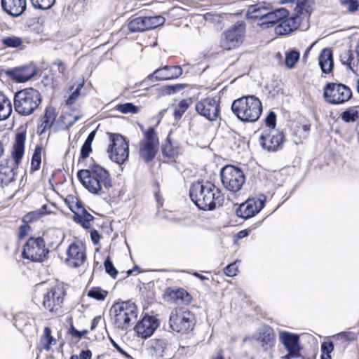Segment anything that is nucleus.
<instances>
[{
  "label": "nucleus",
  "instance_id": "obj_63",
  "mask_svg": "<svg viewBox=\"0 0 359 359\" xmlns=\"http://www.w3.org/2000/svg\"><path fill=\"white\" fill-rule=\"evenodd\" d=\"M248 236V231L247 230L241 231L238 233V236L239 238H245V237H246Z\"/></svg>",
  "mask_w": 359,
  "mask_h": 359
},
{
  "label": "nucleus",
  "instance_id": "obj_11",
  "mask_svg": "<svg viewBox=\"0 0 359 359\" xmlns=\"http://www.w3.org/2000/svg\"><path fill=\"white\" fill-rule=\"evenodd\" d=\"M109 138L111 142L107 152L112 161L118 164L123 163L128 158L129 145L125 138L115 133H109Z\"/></svg>",
  "mask_w": 359,
  "mask_h": 359
},
{
  "label": "nucleus",
  "instance_id": "obj_15",
  "mask_svg": "<svg viewBox=\"0 0 359 359\" xmlns=\"http://www.w3.org/2000/svg\"><path fill=\"white\" fill-rule=\"evenodd\" d=\"M279 340L287 351V354L283 356L282 359H296L302 357V348L299 344V335L283 331L279 334Z\"/></svg>",
  "mask_w": 359,
  "mask_h": 359
},
{
  "label": "nucleus",
  "instance_id": "obj_29",
  "mask_svg": "<svg viewBox=\"0 0 359 359\" xmlns=\"http://www.w3.org/2000/svg\"><path fill=\"white\" fill-rule=\"evenodd\" d=\"M74 212V219L76 223L80 224L85 229H89L91 226L93 216L84 208L77 205V211Z\"/></svg>",
  "mask_w": 359,
  "mask_h": 359
},
{
  "label": "nucleus",
  "instance_id": "obj_30",
  "mask_svg": "<svg viewBox=\"0 0 359 359\" xmlns=\"http://www.w3.org/2000/svg\"><path fill=\"white\" fill-rule=\"evenodd\" d=\"M268 10H271L269 4L251 5L248 9L247 15L250 18L259 19V22H262Z\"/></svg>",
  "mask_w": 359,
  "mask_h": 359
},
{
  "label": "nucleus",
  "instance_id": "obj_54",
  "mask_svg": "<svg viewBox=\"0 0 359 359\" xmlns=\"http://www.w3.org/2000/svg\"><path fill=\"white\" fill-rule=\"evenodd\" d=\"M91 151V144L84 142L81 149V158L84 159L88 157Z\"/></svg>",
  "mask_w": 359,
  "mask_h": 359
},
{
  "label": "nucleus",
  "instance_id": "obj_25",
  "mask_svg": "<svg viewBox=\"0 0 359 359\" xmlns=\"http://www.w3.org/2000/svg\"><path fill=\"white\" fill-rule=\"evenodd\" d=\"M26 0H1V7L13 17L20 16L26 9Z\"/></svg>",
  "mask_w": 359,
  "mask_h": 359
},
{
  "label": "nucleus",
  "instance_id": "obj_64",
  "mask_svg": "<svg viewBox=\"0 0 359 359\" xmlns=\"http://www.w3.org/2000/svg\"><path fill=\"white\" fill-rule=\"evenodd\" d=\"M184 294L188 295V294L184 290H179L176 292L177 297L183 298Z\"/></svg>",
  "mask_w": 359,
  "mask_h": 359
},
{
  "label": "nucleus",
  "instance_id": "obj_38",
  "mask_svg": "<svg viewBox=\"0 0 359 359\" xmlns=\"http://www.w3.org/2000/svg\"><path fill=\"white\" fill-rule=\"evenodd\" d=\"M147 22V30L154 29L164 24L165 20L161 15L144 16Z\"/></svg>",
  "mask_w": 359,
  "mask_h": 359
},
{
  "label": "nucleus",
  "instance_id": "obj_34",
  "mask_svg": "<svg viewBox=\"0 0 359 359\" xmlns=\"http://www.w3.org/2000/svg\"><path fill=\"white\" fill-rule=\"evenodd\" d=\"M145 17H137L130 20L128 23V28L130 32H142L147 30Z\"/></svg>",
  "mask_w": 359,
  "mask_h": 359
},
{
  "label": "nucleus",
  "instance_id": "obj_23",
  "mask_svg": "<svg viewBox=\"0 0 359 359\" xmlns=\"http://www.w3.org/2000/svg\"><path fill=\"white\" fill-rule=\"evenodd\" d=\"M182 74V69L180 66H165L156 69L152 74L148 76L149 79L155 78L156 81L170 80L177 79Z\"/></svg>",
  "mask_w": 359,
  "mask_h": 359
},
{
  "label": "nucleus",
  "instance_id": "obj_44",
  "mask_svg": "<svg viewBox=\"0 0 359 359\" xmlns=\"http://www.w3.org/2000/svg\"><path fill=\"white\" fill-rule=\"evenodd\" d=\"M56 0H31L33 6L41 10L50 9L55 4Z\"/></svg>",
  "mask_w": 359,
  "mask_h": 359
},
{
  "label": "nucleus",
  "instance_id": "obj_9",
  "mask_svg": "<svg viewBox=\"0 0 359 359\" xmlns=\"http://www.w3.org/2000/svg\"><path fill=\"white\" fill-rule=\"evenodd\" d=\"M143 138L137 145L140 158L145 163H149L156 156L158 151V138L153 128H148L143 133Z\"/></svg>",
  "mask_w": 359,
  "mask_h": 359
},
{
  "label": "nucleus",
  "instance_id": "obj_1",
  "mask_svg": "<svg viewBox=\"0 0 359 359\" xmlns=\"http://www.w3.org/2000/svg\"><path fill=\"white\" fill-rule=\"evenodd\" d=\"M189 196L196 205L203 210H212L223 201L220 190L208 181L193 183L189 189Z\"/></svg>",
  "mask_w": 359,
  "mask_h": 359
},
{
  "label": "nucleus",
  "instance_id": "obj_58",
  "mask_svg": "<svg viewBox=\"0 0 359 359\" xmlns=\"http://www.w3.org/2000/svg\"><path fill=\"white\" fill-rule=\"evenodd\" d=\"M102 320V318L101 316H99L95 317L91 323L90 330H93Z\"/></svg>",
  "mask_w": 359,
  "mask_h": 359
},
{
  "label": "nucleus",
  "instance_id": "obj_7",
  "mask_svg": "<svg viewBox=\"0 0 359 359\" xmlns=\"http://www.w3.org/2000/svg\"><path fill=\"white\" fill-rule=\"evenodd\" d=\"M41 102L40 93L32 88H27L16 92L14 95L15 111L21 116H29L39 107Z\"/></svg>",
  "mask_w": 359,
  "mask_h": 359
},
{
  "label": "nucleus",
  "instance_id": "obj_4",
  "mask_svg": "<svg viewBox=\"0 0 359 359\" xmlns=\"http://www.w3.org/2000/svg\"><path fill=\"white\" fill-rule=\"evenodd\" d=\"M26 133H18L12 151L11 158H5L0 163V184L7 185L14 180L16 170L18 168L25 152Z\"/></svg>",
  "mask_w": 359,
  "mask_h": 359
},
{
  "label": "nucleus",
  "instance_id": "obj_26",
  "mask_svg": "<svg viewBox=\"0 0 359 359\" xmlns=\"http://www.w3.org/2000/svg\"><path fill=\"white\" fill-rule=\"evenodd\" d=\"M288 14V11L283 8L273 11L271 7V10H268L263 20L259 24L261 27H270L275 24H278L282 18L287 17Z\"/></svg>",
  "mask_w": 359,
  "mask_h": 359
},
{
  "label": "nucleus",
  "instance_id": "obj_14",
  "mask_svg": "<svg viewBox=\"0 0 359 359\" xmlns=\"http://www.w3.org/2000/svg\"><path fill=\"white\" fill-rule=\"evenodd\" d=\"M245 32V25L238 22L224 32L221 46L225 50H231L242 43Z\"/></svg>",
  "mask_w": 359,
  "mask_h": 359
},
{
  "label": "nucleus",
  "instance_id": "obj_61",
  "mask_svg": "<svg viewBox=\"0 0 359 359\" xmlns=\"http://www.w3.org/2000/svg\"><path fill=\"white\" fill-rule=\"evenodd\" d=\"M95 135V131H92L88 136L85 142L91 144Z\"/></svg>",
  "mask_w": 359,
  "mask_h": 359
},
{
  "label": "nucleus",
  "instance_id": "obj_55",
  "mask_svg": "<svg viewBox=\"0 0 359 359\" xmlns=\"http://www.w3.org/2000/svg\"><path fill=\"white\" fill-rule=\"evenodd\" d=\"M31 227L28 224H23L20 227L19 230V238L23 239L30 231Z\"/></svg>",
  "mask_w": 359,
  "mask_h": 359
},
{
  "label": "nucleus",
  "instance_id": "obj_37",
  "mask_svg": "<svg viewBox=\"0 0 359 359\" xmlns=\"http://www.w3.org/2000/svg\"><path fill=\"white\" fill-rule=\"evenodd\" d=\"M300 53L295 50L291 49L285 52V64L288 69L294 67L296 63L299 60Z\"/></svg>",
  "mask_w": 359,
  "mask_h": 359
},
{
  "label": "nucleus",
  "instance_id": "obj_18",
  "mask_svg": "<svg viewBox=\"0 0 359 359\" xmlns=\"http://www.w3.org/2000/svg\"><path fill=\"white\" fill-rule=\"evenodd\" d=\"M65 292L62 285L53 287L45 296L43 302L44 308L50 312H57L61 309Z\"/></svg>",
  "mask_w": 359,
  "mask_h": 359
},
{
  "label": "nucleus",
  "instance_id": "obj_5",
  "mask_svg": "<svg viewBox=\"0 0 359 359\" xmlns=\"http://www.w3.org/2000/svg\"><path fill=\"white\" fill-rule=\"evenodd\" d=\"M137 314V306L131 301L117 302L109 309L111 323L121 330H126L131 322L136 320Z\"/></svg>",
  "mask_w": 359,
  "mask_h": 359
},
{
  "label": "nucleus",
  "instance_id": "obj_10",
  "mask_svg": "<svg viewBox=\"0 0 359 359\" xmlns=\"http://www.w3.org/2000/svg\"><path fill=\"white\" fill-rule=\"evenodd\" d=\"M220 177L223 187L231 193L241 191L245 182L243 172L240 168L231 165L222 168Z\"/></svg>",
  "mask_w": 359,
  "mask_h": 359
},
{
  "label": "nucleus",
  "instance_id": "obj_49",
  "mask_svg": "<svg viewBox=\"0 0 359 359\" xmlns=\"http://www.w3.org/2000/svg\"><path fill=\"white\" fill-rule=\"evenodd\" d=\"M276 114L273 111H270L269 114L267 115L265 123L266 126L269 127L268 130H275L274 128L276 127Z\"/></svg>",
  "mask_w": 359,
  "mask_h": 359
},
{
  "label": "nucleus",
  "instance_id": "obj_22",
  "mask_svg": "<svg viewBox=\"0 0 359 359\" xmlns=\"http://www.w3.org/2000/svg\"><path fill=\"white\" fill-rule=\"evenodd\" d=\"M170 348L166 339H153L147 343V352L152 359H160L168 356V351Z\"/></svg>",
  "mask_w": 359,
  "mask_h": 359
},
{
  "label": "nucleus",
  "instance_id": "obj_36",
  "mask_svg": "<svg viewBox=\"0 0 359 359\" xmlns=\"http://www.w3.org/2000/svg\"><path fill=\"white\" fill-rule=\"evenodd\" d=\"M163 154L168 156V158H175L181 153V149L175 143H172L169 139L162 147Z\"/></svg>",
  "mask_w": 359,
  "mask_h": 359
},
{
  "label": "nucleus",
  "instance_id": "obj_60",
  "mask_svg": "<svg viewBox=\"0 0 359 359\" xmlns=\"http://www.w3.org/2000/svg\"><path fill=\"white\" fill-rule=\"evenodd\" d=\"M92 241L94 243H97L98 242L100 235L97 231H93L90 233Z\"/></svg>",
  "mask_w": 359,
  "mask_h": 359
},
{
  "label": "nucleus",
  "instance_id": "obj_32",
  "mask_svg": "<svg viewBox=\"0 0 359 359\" xmlns=\"http://www.w3.org/2000/svg\"><path fill=\"white\" fill-rule=\"evenodd\" d=\"M56 344V340L51 335V330L48 327L43 330V334L41 336L39 349L40 351H50V346Z\"/></svg>",
  "mask_w": 359,
  "mask_h": 359
},
{
  "label": "nucleus",
  "instance_id": "obj_42",
  "mask_svg": "<svg viewBox=\"0 0 359 359\" xmlns=\"http://www.w3.org/2000/svg\"><path fill=\"white\" fill-rule=\"evenodd\" d=\"M342 119L346 122H354L359 118V113L355 108H349L342 113Z\"/></svg>",
  "mask_w": 359,
  "mask_h": 359
},
{
  "label": "nucleus",
  "instance_id": "obj_3",
  "mask_svg": "<svg viewBox=\"0 0 359 359\" xmlns=\"http://www.w3.org/2000/svg\"><path fill=\"white\" fill-rule=\"evenodd\" d=\"M294 14L290 18L280 20L275 27L278 35H286L296 29L306 30L309 27L310 15L313 11L311 4L308 1H297L294 8Z\"/></svg>",
  "mask_w": 359,
  "mask_h": 359
},
{
  "label": "nucleus",
  "instance_id": "obj_57",
  "mask_svg": "<svg viewBox=\"0 0 359 359\" xmlns=\"http://www.w3.org/2000/svg\"><path fill=\"white\" fill-rule=\"evenodd\" d=\"M91 357H92L91 351L89 350H86V351H82L80 353L79 356L78 358H79V359H91Z\"/></svg>",
  "mask_w": 359,
  "mask_h": 359
},
{
  "label": "nucleus",
  "instance_id": "obj_45",
  "mask_svg": "<svg viewBox=\"0 0 359 359\" xmlns=\"http://www.w3.org/2000/svg\"><path fill=\"white\" fill-rule=\"evenodd\" d=\"M41 151L42 148L41 147H36L32 158V168L34 170H37L40 168L41 162Z\"/></svg>",
  "mask_w": 359,
  "mask_h": 359
},
{
  "label": "nucleus",
  "instance_id": "obj_35",
  "mask_svg": "<svg viewBox=\"0 0 359 359\" xmlns=\"http://www.w3.org/2000/svg\"><path fill=\"white\" fill-rule=\"evenodd\" d=\"M192 102V99L190 97L182 100L174 109L173 116L175 118L176 120L180 119Z\"/></svg>",
  "mask_w": 359,
  "mask_h": 359
},
{
  "label": "nucleus",
  "instance_id": "obj_24",
  "mask_svg": "<svg viewBox=\"0 0 359 359\" xmlns=\"http://www.w3.org/2000/svg\"><path fill=\"white\" fill-rule=\"evenodd\" d=\"M257 341L267 351L275 346L276 336L273 330L269 326L260 327L257 331Z\"/></svg>",
  "mask_w": 359,
  "mask_h": 359
},
{
  "label": "nucleus",
  "instance_id": "obj_8",
  "mask_svg": "<svg viewBox=\"0 0 359 359\" xmlns=\"http://www.w3.org/2000/svg\"><path fill=\"white\" fill-rule=\"evenodd\" d=\"M195 325L194 315L184 308L173 309L169 318V326L172 330L186 333L192 330Z\"/></svg>",
  "mask_w": 359,
  "mask_h": 359
},
{
  "label": "nucleus",
  "instance_id": "obj_27",
  "mask_svg": "<svg viewBox=\"0 0 359 359\" xmlns=\"http://www.w3.org/2000/svg\"><path fill=\"white\" fill-rule=\"evenodd\" d=\"M36 74V70L30 66L18 68L11 72L13 80L24 83L31 79Z\"/></svg>",
  "mask_w": 359,
  "mask_h": 359
},
{
  "label": "nucleus",
  "instance_id": "obj_46",
  "mask_svg": "<svg viewBox=\"0 0 359 359\" xmlns=\"http://www.w3.org/2000/svg\"><path fill=\"white\" fill-rule=\"evenodd\" d=\"M339 1L348 13H354L359 8V1L358 0H339Z\"/></svg>",
  "mask_w": 359,
  "mask_h": 359
},
{
  "label": "nucleus",
  "instance_id": "obj_21",
  "mask_svg": "<svg viewBox=\"0 0 359 359\" xmlns=\"http://www.w3.org/2000/svg\"><path fill=\"white\" fill-rule=\"evenodd\" d=\"M158 320L151 316H145L138 321L135 327V331L137 336L142 339L150 337L158 327Z\"/></svg>",
  "mask_w": 359,
  "mask_h": 359
},
{
  "label": "nucleus",
  "instance_id": "obj_51",
  "mask_svg": "<svg viewBox=\"0 0 359 359\" xmlns=\"http://www.w3.org/2000/svg\"><path fill=\"white\" fill-rule=\"evenodd\" d=\"M224 271L227 276L233 277L236 276L238 272V266L236 264V262L229 264L227 266L225 267Z\"/></svg>",
  "mask_w": 359,
  "mask_h": 359
},
{
  "label": "nucleus",
  "instance_id": "obj_47",
  "mask_svg": "<svg viewBox=\"0 0 359 359\" xmlns=\"http://www.w3.org/2000/svg\"><path fill=\"white\" fill-rule=\"evenodd\" d=\"M337 339V340H339L341 341H353L356 339L357 334L355 332L347 331V332H342L339 334H337L336 336H334Z\"/></svg>",
  "mask_w": 359,
  "mask_h": 359
},
{
  "label": "nucleus",
  "instance_id": "obj_16",
  "mask_svg": "<svg viewBox=\"0 0 359 359\" xmlns=\"http://www.w3.org/2000/svg\"><path fill=\"white\" fill-rule=\"evenodd\" d=\"M284 135L278 130H265L259 137V142L262 147L268 151L275 152L283 147Z\"/></svg>",
  "mask_w": 359,
  "mask_h": 359
},
{
  "label": "nucleus",
  "instance_id": "obj_28",
  "mask_svg": "<svg viewBox=\"0 0 359 359\" xmlns=\"http://www.w3.org/2000/svg\"><path fill=\"white\" fill-rule=\"evenodd\" d=\"M319 65L322 72L329 74L332 72L334 66L332 53L329 48H324L319 55Z\"/></svg>",
  "mask_w": 359,
  "mask_h": 359
},
{
  "label": "nucleus",
  "instance_id": "obj_31",
  "mask_svg": "<svg viewBox=\"0 0 359 359\" xmlns=\"http://www.w3.org/2000/svg\"><path fill=\"white\" fill-rule=\"evenodd\" d=\"M56 117L57 113L55 109L51 106L47 107L42 118V123L39 127V133L41 134L46 130L50 129L54 123Z\"/></svg>",
  "mask_w": 359,
  "mask_h": 359
},
{
  "label": "nucleus",
  "instance_id": "obj_62",
  "mask_svg": "<svg viewBox=\"0 0 359 359\" xmlns=\"http://www.w3.org/2000/svg\"><path fill=\"white\" fill-rule=\"evenodd\" d=\"M316 42L313 43L310 46H309L307 48V49L306 50L304 54V56H303V59L304 60H306L308 55L309 54V52L311 51V48H313V46H314Z\"/></svg>",
  "mask_w": 359,
  "mask_h": 359
},
{
  "label": "nucleus",
  "instance_id": "obj_56",
  "mask_svg": "<svg viewBox=\"0 0 359 359\" xmlns=\"http://www.w3.org/2000/svg\"><path fill=\"white\" fill-rule=\"evenodd\" d=\"M182 88H183V86L182 85L177 84V85H174V86H167L165 88V91L167 93H175L177 90H180L182 89Z\"/></svg>",
  "mask_w": 359,
  "mask_h": 359
},
{
  "label": "nucleus",
  "instance_id": "obj_6",
  "mask_svg": "<svg viewBox=\"0 0 359 359\" xmlns=\"http://www.w3.org/2000/svg\"><path fill=\"white\" fill-rule=\"evenodd\" d=\"M233 113L243 122L256 121L261 116V101L253 95L244 96L234 100L231 104Z\"/></svg>",
  "mask_w": 359,
  "mask_h": 359
},
{
  "label": "nucleus",
  "instance_id": "obj_59",
  "mask_svg": "<svg viewBox=\"0 0 359 359\" xmlns=\"http://www.w3.org/2000/svg\"><path fill=\"white\" fill-rule=\"evenodd\" d=\"M55 65H57V69H58L59 72H60L62 74L65 73L66 67H65V65H64V63L61 60H57L55 62Z\"/></svg>",
  "mask_w": 359,
  "mask_h": 359
},
{
  "label": "nucleus",
  "instance_id": "obj_48",
  "mask_svg": "<svg viewBox=\"0 0 359 359\" xmlns=\"http://www.w3.org/2000/svg\"><path fill=\"white\" fill-rule=\"evenodd\" d=\"M83 83L78 85L76 89L74 92H72V93L69 95V97L67 100V101H66L67 105L71 106L76 102V100L78 99V97L80 95V90L83 88Z\"/></svg>",
  "mask_w": 359,
  "mask_h": 359
},
{
  "label": "nucleus",
  "instance_id": "obj_2",
  "mask_svg": "<svg viewBox=\"0 0 359 359\" xmlns=\"http://www.w3.org/2000/svg\"><path fill=\"white\" fill-rule=\"evenodd\" d=\"M77 177L83 186L94 194H105L112 187L108 170L99 165H94L90 170H81Z\"/></svg>",
  "mask_w": 359,
  "mask_h": 359
},
{
  "label": "nucleus",
  "instance_id": "obj_17",
  "mask_svg": "<svg viewBox=\"0 0 359 359\" xmlns=\"http://www.w3.org/2000/svg\"><path fill=\"white\" fill-rule=\"evenodd\" d=\"M265 201L264 195L248 199L236 209L237 216L245 219L254 217L264 208Z\"/></svg>",
  "mask_w": 359,
  "mask_h": 359
},
{
  "label": "nucleus",
  "instance_id": "obj_20",
  "mask_svg": "<svg viewBox=\"0 0 359 359\" xmlns=\"http://www.w3.org/2000/svg\"><path fill=\"white\" fill-rule=\"evenodd\" d=\"M86 260V248L82 243H73L67 250L65 263L70 267L77 268Z\"/></svg>",
  "mask_w": 359,
  "mask_h": 359
},
{
  "label": "nucleus",
  "instance_id": "obj_52",
  "mask_svg": "<svg viewBox=\"0 0 359 359\" xmlns=\"http://www.w3.org/2000/svg\"><path fill=\"white\" fill-rule=\"evenodd\" d=\"M69 332L72 337L78 338V339H81V338H82V337H83L85 334H86L88 332L87 330L79 331L72 324L70 325Z\"/></svg>",
  "mask_w": 359,
  "mask_h": 359
},
{
  "label": "nucleus",
  "instance_id": "obj_33",
  "mask_svg": "<svg viewBox=\"0 0 359 359\" xmlns=\"http://www.w3.org/2000/svg\"><path fill=\"white\" fill-rule=\"evenodd\" d=\"M12 112L11 100L0 92V121L8 118Z\"/></svg>",
  "mask_w": 359,
  "mask_h": 359
},
{
  "label": "nucleus",
  "instance_id": "obj_13",
  "mask_svg": "<svg viewBox=\"0 0 359 359\" xmlns=\"http://www.w3.org/2000/svg\"><path fill=\"white\" fill-rule=\"evenodd\" d=\"M323 95L329 103L339 104L348 101L352 95V92L344 84L330 83L325 86Z\"/></svg>",
  "mask_w": 359,
  "mask_h": 359
},
{
  "label": "nucleus",
  "instance_id": "obj_39",
  "mask_svg": "<svg viewBox=\"0 0 359 359\" xmlns=\"http://www.w3.org/2000/svg\"><path fill=\"white\" fill-rule=\"evenodd\" d=\"M23 41L20 37L15 36H5L2 39V43L9 48H18L22 44Z\"/></svg>",
  "mask_w": 359,
  "mask_h": 359
},
{
  "label": "nucleus",
  "instance_id": "obj_50",
  "mask_svg": "<svg viewBox=\"0 0 359 359\" xmlns=\"http://www.w3.org/2000/svg\"><path fill=\"white\" fill-rule=\"evenodd\" d=\"M104 266L106 272L108 274H109L111 277L114 278L117 275L118 271L115 269L113 263L111 262V261L110 260L109 258H107L104 261Z\"/></svg>",
  "mask_w": 359,
  "mask_h": 359
},
{
  "label": "nucleus",
  "instance_id": "obj_43",
  "mask_svg": "<svg viewBox=\"0 0 359 359\" xmlns=\"http://www.w3.org/2000/svg\"><path fill=\"white\" fill-rule=\"evenodd\" d=\"M116 110L122 114H136L139 111V107L133 103L127 102L116 106Z\"/></svg>",
  "mask_w": 359,
  "mask_h": 359
},
{
  "label": "nucleus",
  "instance_id": "obj_53",
  "mask_svg": "<svg viewBox=\"0 0 359 359\" xmlns=\"http://www.w3.org/2000/svg\"><path fill=\"white\" fill-rule=\"evenodd\" d=\"M333 349H334V345H333V343L332 341L323 342L321 344V352H322V354L330 355V353H332Z\"/></svg>",
  "mask_w": 359,
  "mask_h": 359
},
{
  "label": "nucleus",
  "instance_id": "obj_40",
  "mask_svg": "<svg viewBox=\"0 0 359 359\" xmlns=\"http://www.w3.org/2000/svg\"><path fill=\"white\" fill-rule=\"evenodd\" d=\"M108 292L98 287H92L88 292V296L98 301H102L107 297Z\"/></svg>",
  "mask_w": 359,
  "mask_h": 359
},
{
  "label": "nucleus",
  "instance_id": "obj_12",
  "mask_svg": "<svg viewBox=\"0 0 359 359\" xmlns=\"http://www.w3.org/2000/svg\"><path fill=\"white\" fill-rule=\"evenodd\" d=\"M48 250L46 248L45 242L41 237L29 238L24 245L22 257L35 262L43 261Z\"/></svg>",
  "mask_w": 359,
  "mask_h": 359
},
{
  "label": "nucleus",
  "instance_id": "obj_19",
  "mask_svg": "<svg viewBox=\"0 0 359 359\" xmlns=\"http://www.w3.org/2000/svg\"><path fill=\"white\" fill-rule=\"evenodd\" d=\"M195 109L201 116H204L210 121H215L219 113V105L217 101L212 97L203 99L196 104Z\"/></svg>",
  "mask_w": 359,
  "mask_h": 359
},
{
  "label": "nucleus",
  "instance_id": "obj_41",
  "mask_svg": "<svg viewBox=\"0 0 359 359\" xmlns=\"http://www.w3.org/2000/svg\"><path fill=\"white\" fill-rule=\"evenodd\" d=\"M341 62L346 65L348 69L354 71L353 67L352 66V61L353 60V53L349 50H344L339 55Z\"/></svg>",
  "mask_w": 359,
  "mask_h": 359
}]
</instances>
